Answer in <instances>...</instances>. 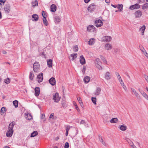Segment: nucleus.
Returning <instances> with one entry per match:
<instances>
[{
    "instance_id": "a211bd4d",
    "label": "nucleus",
    "mask_w": 148,
    "mask_h": 148,
    "mask_svg": "<svg viewBox=\"0 0 148 148\" xmlns=\"http://www.w3.org/2000/svg\"><path fill=\"white\" fill-rule=\"evenodd\" d=\"M13 130H9L7 132L6 135L7 137H10L12 135Z\"/></svg>"
},
{
    "instance_id": "b1692460",
    "label": "nucleus",
    "mask_w": 148,
    "mask_h": 148,
    "mask_svg": "<svg viewBox=\"0 0 148 148\" xmlns=\"http://www.w3.org/2000/svg\"><path fill=\"white\" fill-rule=\"evenodd\" d=\"M61 21V19L59 16H56L54 17V21L56 23H58Z\"/></svg>"
},
{
    "instance_id": "052dcab7",
    "label": "nucleus",
    "mask_w": 148,
    "mask_h": 148,
    "mask_svg": "<svg viewBox=\"0 0 148 148\" xmlns=\"http://www.w3.org/2000/svg\"><path fill=\"white\" fill-rule=\"evenodd\" d=\"M119 82H120V83L121 84V85L122 86H123V85H124V82H123L122 80H121L120 81H119Z\"/></svg>"
},
{
    "instance_id": "cd10ccee",
    "label": "nucleus",
    "mask_w": 148,
    "mask_h": 148,
    "mask_svg": "<svg viewBox=\"0 0 148 148\" xmlns=\"http://www.w3.org/2000/svg\"><path fill=\"white\" fill-rule=\"evenodd\" d=\"M94 40L95 39L93 38L90 39L88 42V44L90 45H92L94 44L95 43Z\"/></svg>"
},
{
    "instance_id": "f704fd0d",
    "label": "nucleus",
    "mask_w": 148,
    "mask_h": 148,
    "mask_svg": "<svg viewBox=\"0 0 148 148\" xmlns=\"http://www.w3.org/2000/svg\"><path fill=\"white\" fill-rule=\"evenodd\" d=\"M148 6V3H146L144 4L143 5H142V8L143 9L145 10V9L147 8Z\"/></svg>"
},
{
    "instance_id": "a878e982",
    "label": "nucleus",
    "mask_w": 148,
    "mask_h": 148,
    "mask_svg": "<svg viewBox=\"0 0 148 148\" xmlns=\"http://www.w3.org/2000/svg\"><path fill=\"white\" fill-rule=\"evenodd\" d=\"M15 125L14 122H12L10 123L8 129L9 130H13V128L14 127V126Z\"/></svg>"
},
{
    "instance_id": "0e129e2a",
    "label": "nucleus",
    "mask_w": 148,
    "mask_h": 148,
    "mask_svg": "<svg viewBox=\"0 0 148 148\" xmlns=\"http://www.w3.org/2000/svg\"><path fill=\"white\" fill-rule=\"evenodd\" d=\"M84 2L86 3H88L90 0H84Z\"/></svg>"
},
{
    "instance_id": "393cba45",
    "label": "nucleus",
    "mask_w": 148,
    "mask_h": 148,
    "mask_svg": "<svg viewBox=\"0 0 148 148\" xmlns=\"http://www.w3.org/2000/svg\"><path fill=\"white\" fill-rule=\"evenodd\" d=\"M90 79V77L88 76H86L84 78V81L85 83H87L89 82Z\"/></svg>"
},
{
    "instance_id": "412c9836",
    "label": "nucleus",
    "mask_w": 148,
    "mask_h": 148,
    "mask_svg": "<svg viewBox=\"0 0 148 148\" xmlns=\"http://www.w3.org/2000/svg\"><path fill=\"white\" fill-rule=\"evenodd\" d=\"M140 92L144 97L146 99L148 100V95L143 90L140 91Z\"/></svg>"
},
{
    "instance_id": "c85d7f7f",
    "label": "nucleus",
    "mask_w": 148,
    "mask_h": 148,
    "mask_svg": "<svg viewBox=\"0 0 148 148\" xmlns=\"http://www.w3.org/2000/svg\"><path fill=\"white\" fill-rule=\"evenodd\" d=\"M118 120L116 118H112L110 121L111 123H116L118 122Z\"/></svg>"
},
{
    "instance_id": "0eeeda50",
    "label": "nucleus",
    "mask_w": 148,
    "mask_h": 148,
    "mask_svg": "<svg viewBox=\"0 0 148 148\" xmlns=\"http://www.w3.org/2000/svg\"><path fill=\"white\" fill-rule=\"evenodd\" d=\"M134 15L136 18H139L142 15V12L140 10H138L134 13Z\"/></svg>"
},
{
    "instance_id": "4be33fe9",
    "label": "nucleus",
    "mask_w": 148,
    "mask_h": 148,
    "mask_svg": "<svg viewBox=\"0 0 148 148\" xmlns=\"http://www.w3.org/2000/svg\"><path fill=\"white\" fill-rule=\"evenodd\" d=\"M112 48V46L111 44L109 43L106 44L105 45V49H106L109 50Z\"/></svg>"
},
{
    "instance_id": "774afa93",
    "label": "nucleus",
    "mask_w": 148,
    "mask_h": 148,
    "mask_svg": "<svg viewBox=\"0 0 148 148\" xmlns=\"http://www.w3.org/2000/svg\"><path fill=\"white\" fill-rule=\"evenodd\" d=\"M53 115H54V114L53 113H51L50 114V116L49 117V118H52V117H53Z\"/></svg>"
},
{
    "instance_id": "1a4fd4ad",
    "label": "nucleus",
    "mask_w": 148,
    "mask_h": 148,
    "mask_svg": "<svg viewBox=\"0 0 148 148\" xmlns=\"http://www.w3.org/2000/svg\"><path fill=\"white\" fill-rule=\"evenodd\" d=\"M140 5H139L138 3H136L134 5H131L130 7V8L131 10H133L134 9H138L140 8Z\"/></svg>"
},
{
    "instance_id": "f8f14e48",
    "label": "nucleus",
    "mask_w": 148,
    "mask_h": 148,
    "mask_svg": "<svg viewBox=\"0 0 148 148\" xmlns=\"http://www.w3.org/2000/svg\"><path fill=\"white\" fill-rule=\"evenodd\" d=\"M43 74L41 73L38 75L37 79L38 82L40 83L42 81L43 79Z\"/></svg>"
},
{
    "instance_id": "6ab92c4d",
    "label": "nucleus",
    "mask_w": 148,
    "mask_h": 148,
    "mask_svg": "<svg viewBox=\"0 0 148 148\" xmlns=\"http://www.w3.org/2000/svg\"><path fill=\"white\" fill-rule=\"evenodd\" d=\"M38 18V16L37 14H33L32 17V19L34 21H37Z\"/></svg>"
},
{
    "instance_id": "39448f33",
    "label": "nucleus",
    "mask_w": 148,
    "mask_h": 148,
    "mask_svg": "<svg viewBox=\"0 0 148 148\" xmlns=\"http://www.w3.org/2000/svg\"><path fill=\"white\" fill-rule=\"evenodd\" d=\"M103 25V22L100 19H97L95 21V25L97 27H101Z\"/></svg>"
},
{
    "instance_id": "37998d69",
    "label": "nucleus",
    "mask_w": 148,
    "mask_h": 148,
    "mask_svg": "<svg viewBox=\"0 0 148 148\" xmlns=\"http://www.w3.org/2000/svg\"><path fill=\"white\" fill-rule=\"evenodd\" d=\"M78 48L77 45H75L73 47V50L74 52H77L78 51Z\"/></svg>"
},
{
    "instance_id": "423d86ee",
    "label": "nucleus",
    "mask_w": 148,
    "mask_h": 148,
    "mask_svg": "<svg viewBox=\"0 0 148 148\" xmlns=\"http://www.w3.org/2000/svg\"><path fill=\"white\" fill-rule=\"evenodd\" d=\"M102 39L103 41L108 42L111 40L112 37L110 36H105L103 37Z\"/></svg>"
},
{
    "instance_id": "ea45409f",
    "label": "nucleus",
    "mask_w": 148,
    "mask_h": 148,
    "mask_svg": "<svg viewBox=\"0 0 148 148\" xmlns=\"http://www.w3.org/2000/svg\"><path fill=\"white\" fill-rule=\"evenodd\" d=\"M43 22L44 24L45 25L47 26L48 25V22L46 18L44 17V18H43Z\"/></svg>"
},
{
    "instance_id": "58836bf2",
    "label": "nucleus",
    "mask_w": 148,
    "mask_h": 148,
    "mask_svg": "<svg viewBox=\"0 0 148 148\" xmlns=\"http://www.w3.org/2000/svg\"><path fill=\"white\" fill-rule=\"evenodd\" d=\"M126 140L131 146H133L132 145L134 144L128 138H126Z\"/></svg>"
},
{
    "instance_id": "a18cd8bd",
    "label": "nucleus",
    "mask_w": 148,
    "mask_h": 148,
    "mask_svg": "<svg viewBox=\"0 0 148 148\" xmlns=\"http://www.w3.org/2000/svg\"><path fill=\"white\" fill-rule=\"evenodd\" d=\"M91 100L92 102L95 104H96V97H92Z\"/></svg>"
},
{
    "instance_id": "ddd939ff",
    "label": "nucleus",
    "mask_w": 148,
    "mask_h": 148,
    "mask_svg": "<svg viewBox=\"0 0 148 148\" xmlns=\"http://www.w3.org/2000/svg\"><path fill=\"white\" fill-rule=\"evenodd\" d=\"M77 56V53H73L70 55L69 56V59L70 60L73 61L76 58Z\"/></svg>"
},
{
    "instance_id": "79ce46f5",
    "label": "nucleus",
    "mask_w": 148,
    "mask_h": 148,
    "mask_svg": "<svg viewBox=\"0 0 148 148\" xmlns=\"http://www.w3.org/2000/svg\"><path fill=\"white\" fill-rule=\"evenodd\" d=\"M34 74L32 72H30L29 75V78L31 80L33 79Z\"/></svg>"
},
{
    "instance_id": "bb28decb",
    "label": "nucleus",
    "mask_w": 148,
    "mask_h": 148,
    "mask_svg": "<svg viewBox=\"0 0 148 148\" xmlns=\"http://www.w3.org/2000/svg\"><path fill=\"white\" fill-rule=\"evenodd\" d=\"M145 29V25H144L142 26L139 29V31L142 32V35H144V33Z\"/></svg>"
},
{
    "instance_id": "5701e85b",
    "label": "nucleus",
    "mask_w": 148,
    "mask_h": 148,
    "mask_svg": "<svg viewBox=\"0 0 148 148\" xmlns=\"http://www.w3.org/2000/svg\"><path fill=\"white\" fill-rule=\"evenodd\" d=\"M119 128L122 131H125L127 129V126L125 125H121Z\"/></svg>"
},
{
    "instance_id": "7ed1b4c3",
    "label": "nucleus",
    "mask_w": 148,
    "mask_h": 148,
    "mask_svg": "<svg viewBox=\"0 0 148 148\" xmlns=\"http://www.w3.org/2000/svg\"><path fill=\"white\" fill-rule=\"evenodd\" d=\"M96 5L94 3L90 4L88 8V11L90 12H93L96 9Z\"/></svg>"
},
{
    "instance_id": "3c124183",
    "label": "nucleus",
    "mask_w": 148,
    "mask_h": 148,
    "mask_svg": "<svg viewBox=\"0 0 148 148\" xmlns=\"http://www.w3.org/2000/svg\"><path fill=\"white\" fill-rule=\"evenodd\" d=\"M42 14L43 18H44V17H45V18H46V13L44 11H42Z\"/></svg>"
},
{
    "instance_id": "6e6552de",
    "label": "nucleus",
    "mask_w": 148,
    "mask_h": 148,
    "mask_svg": "<svg viewBox=\"0 0 148 148\" xmlns=\"http://www.w3.org/2000/svg\"><path fill=\"white\" fill-rule=\"evenodd\" d=\"M10 5L7 4L5 5L4 8V10L6 13H8L10 11Z\"/></svg>"
},
{
    "instance_id": "09e8293b",
    "label": "nucleus",
    "mask_w": 148,
    "mask_h": 148,
    "mask_svg": "<svg viewBox=\"0 0 148 148\" xmlns=\"http://www.w3.org/2000/svg\"><path fill=\"white\" fill-rule=\"evenodd\" d=\"M100 58L105 63H107V61L105 59V58L102 56H101Z\"/></svg>"
},
{
    "instance_id": "aec40b11",
    "label": "nucleus",
    "mask_w": 148,
    "mask_h": 148,
    "mask_svg": "<svg viewBox=\"0 0 148 148\" xmlns=\"http://www.w3.org/2000/svg\"><path fill=\"white\" fill-rule=\"evenodd\" d=\"M101 89L100 88H97L94 92V94L96 95H99L100 94V92L101 91Z\"/></svg>"
},
{
    "instance_id": "72a5a7b5",
    "label": "nucleus",
    "mask_w": 148,
    "mask_h": 148,
    "mask_svg": "<svg viewBox=\"0 0 148 148\" xmlns=\"http://www.w3.org/2000/svg\"><path fill=\"white\" fill-rule=\"evenodd\" d=\"M32 6L33 7H34L38 5V2L37 0H35L34 1L32 2Z\"/></svg>"
},
{
    "instance_id": "13d9d810",
    "label": "nucleus",
    "mask_w": 148,
    "mask_h": 148,
    "mask_svg": "<svg viewBox=\"0 0 148 148\" xmlns=\"http://www.w3.org/2000/svg\"><path fill=\"white\" fill-rule=\"evenodd\" d=\"M131 90L134 93V94L137 92L134 88H131Z\"/></svg>"
},
{
    "instance_id": "c03bdc74",
    "label": "nucleus",
    "mask_w": 148,
    "mask_h": 148,
    "mask_svg": "<svg viewBox=\"0 0 148 148\" xmlns=\"http://www.w3.org/2000/svg\"><path fill=\"white\" fill-rule=\"evenodd\" d=\"M134 95L138 99H141V97L137 92H136L135 93Z\"/></svg>"
},
{
    "instance_id": "69168bd1",
    "label": "nucleus",
    "mask_w": 148,
    "mask_h": 148,
    "mask_svg": "<svg viewBox=\"0 0 148 148\" xmlns=\"http://www.w3.org/2000/svg\"><path fill=\"white\" fill-rule=\"evenodd\" d=\"M6 0H0V2H1V3H3V4H4V3L5 2Z\"/></svg>"
},
{
    "instance_id": "c756f323",
    "label": "nucleus",
    "mask_w": 148,
    "mask_h": 148,
    "mask_svg": "<svg viewBox=\"0 0 148 148\" xmlns=\"http://www.w3.org/2000/svg\"><path fill=\"white\" fill-rule=\"evenodd\" d=\"M47 65L49 68L51 67L52 65V60L51 59H49L47 60Z\"/></svg>"
},
{
    "instance_id": "4d7b16f0",
    "label": "nucleus",
    "mask_w": 148,
    "mask_h": 148,
    "mask_svg": "<svg viewBox=\"0 0 148 148\" xmlns=\"http://www.w3.org/2000/svg\"><path fill=\"white\" fill-rule=\"evenodd\" d=\"M86 69V67L85 66H84L82 70V72L83 73H85V71Z\"/></svg>"
},
{
    "instance_id": "864d4df0",
    "label": "nucleus",
    "mask_w": 148,
    "mask_h": 148,
    "mask_svg": "<svg viewBox=\"0 0 148 148\" xmlns=\"http://www.w3.org/2000/svg\"><path fill=\"white\" fill-rule=\"evenodd\" d=\"M86 123L85 122L84 120H82L80 122V124H84L85 125H86Z\"/></svg>"
},
{
    "instance_id": "e433bc0d",
    "label": "nucleus",
    "mask_w": 148,
    "mask_h": 148,
    "mask_svg": "<svg viewBox=\"0 0 148 148\" xmlns=\"http://www.w3.org/2000/svg\"><path fill=\"white\" fill-rule=\"evenodd\" d=\"M13 103L15 108L18 107V101L17 100H14L13 102Z\"/></svg>"
},
{
    "instance_id": "6e6d98bb",
    "label": "nucleus",
    "mask_w": 148,
    "mask_h": 148,
    "mask_svg": "<svg viewBox=\"0 0 148 148\" xmlns=\"http://www.w3.org/2000/svg\"><path fill=\"white\" fill-rule=\"evenodd\" d=\"M123 88L124 89L125 91H127V89L125 85L124 84L122 86Z\"/></svg>"
},
{
    "instance_id": "f03ea898",
    "label": "nucleus",
    "mask_w": 148,
    "mask_h": 148,
    "mask_svg": "<svg viewBox=\"0 0 148 148\" xmlns=\"http://www.w3.org/2000/svg\"><path fill=\"white\" fill-rule=\"evenodd\" d=\"M95 64L97 68L99 70H102V67L101 66V62L99 58L96 59L95 61Z\"/></svg>"
},
{
    "instance_id": "473e14b6",
    "label": "nucleus",
    "mask_w": 148,
    "mask_h": 148,
    "mask_svg": "<svg viewBox=\"0 0 148 148\" xmlns=\"http://www.w3.org/2000/svg\"><path fill=\"white\" fill-rule=\"evenodd\" d=\"M38 134V133L37 132L35 131L31 133L30 137H34L36 136Z\"/></svg>"
},
{
    "instance_id": "9b49d317",
    "label": "nucleus",
    "mask_w": 148,
    "mask_h": 148,
    "mask_svg": "<svg viewBox=\"0 0 148 148\" xmlns=\"http://www.w3.org/2000/svg\"><path fill=\"white\" fill-rule=\"evenodd\" d=\"M111 77L110 73L109 72H107L105 74V78L108 80L110 79Z\"/></svg>"
},
{
    "instance_id": "a19ab883",
    "label": "nucleus",
    "mask_w": 148,
    "mask_h": 148,
    "mask_svg": "<svg viewBox=\"0 0 148 148\" xmlns=\"http://www.w3.org/2000/svg\"><path fill=\"white\" fill-rule=\"evenodd\" d=\"M61 104L63 108H65L66 107V104L65 101H62Z\"/></svg>"
},
{
    "instance_id": "c9c22d12",
    "label": "nucleus",
    "mask_w": 148,
    "mask_h": 148,
    "mask_svg": "<svg viewBox=\"0 0 148 148\" xmlns=\"http://www.w3.org/2000/svg\"><path fill=\"white\" fill-rule=\"evenodd\" d=\"M70 126H67V127L66 128V136H67L68 135V132L69 130L70 129Z\"/></svg>"
},
{
    "instance_id": "f3484780",
    "label": "nucleus",
    "mask_w": 148,
    "mask_h": 148,
    "mask_svg": "<svg viewBox=\"0 0 148 148\" xmlns=\"http://www.w3.org/2000/svg\"><path fill=\"white\" fill-rule=\"evenodd\" d=\"M79 59L80 63L82 64H85V60L83 55H81L80 56Z\"/></svg>"
},
{
    "instance_id": "20e7f679",
    "label": "nucleus",
    "mask_w": 148,
    "mask_h": 148,
    "mask_svg": "<svg viewBox=\"0 0 148 148\" xmlns=\"http://www.w3.org/2000/svg\"><path fill=\"white\" fill-rule=\"evenodd\" d=\"M60 98L61 97H59L58 93V92H56L53 96V99L56 102H58Z\"/></svg>"
},
{
    "instance_id": "4468645a",
    "label": "nucleus",
    "mask_w": 148,
    "mask_h": 148,
    "mask_svg": "<svg viewBox=\"0 0 148 148\" xmlns=\"http://www.w3.org/2000/svg\"><path fill=\"white\" fill-rule=\"evenodd\" d=\"M49 83L52 86H54L56 84L55 79L53 77H51L49 80Z\"/></svg>"
},
{
    "instance_id": "e2e57ef3",
    "label": "nucleus",
    "mask_w": 148,
    "mask_h": 148,
    "mask_svg": "<svg viewBox=\"0 0 148 148\" xmlns=\"http://www.w3.org/2000/svg\"><path fill=\"white\" fill-rule=\"evenodd\" d=\"M145 0H138L139 3H143V1H145Z\"/></svg>"
},
{
    "instance_id": "338daca9",
    "label": "nucleus",
    "mask_w": 148,
    "mask_h": 148,
    "mask_svg": "<svg viewBox=\"0 0 148 148\" xmlns=\"http://www.w3.org/2000/svg\"><path fill=\"white\" fill-rule=\"evenodd\" d=\"M105 2L107 3H109L110 2V0H105Z\"/></svg>"
},
{
    "instance_id": "dca6fc26",
    "label": "nucleus",
    "mask_w": 148,
    "mask_h": 148,
    "mask_svg": "<svg viewBox=\"0 0 148 148\" xmlns=\"http://www.w3.org/2000/svg\"><path fill=\"white\" fill-rule=\"evenodd\" d=\"M51 11L53 12H55L56 10L57 7L54 4H52L50 7Z\"/></svg>"
},
{
    "instance_id": "2eb2a0df",
    "label": "nucleus",
    "mask_w": 148,
    "mask_h": 148,
    "mask_svg": "<svg viewBox=\"0 0 148 148\" xmlns=\"http://www.w3.org/2000/svg\"><path fill=\"white\" fill-rule=\"evenodd\" d=\"M35 95L38 97L39 96L40 93V89L38 87H36L35 88Z\"/></svg>"
},
{
    "instance_id": "4c0bfd02",
    "label": "nucleus",
    "mask_w": 148,
    "mask_h": 148,
    "mask_svg": "<svg viewBox=\"0 0 148 148\" xmlns=\"http://www.w3.org/2000/svg\"><path fill=\"white\" fill-rule=\"evenodd\" d=\"M123 5L122 4H119L117 6V8L120 11H121L123 10Z\"/></svg>"
},
{
    "instance_id": "680f3d73",
    "label": "nucleus",
    "mask_w": 148,
    "mask_h": 148,
    "mask_svg": "<svg viewBox=\"0 0 148 148\" xmlns=\"http://www.w3.org/2000/svg\"><path fill=\"white\" fill-rule=\"evenodd\" d=\"M143 53L147 57H148V54L147 53L146 51H145Z\"/></svg>"
},
{
    "instance_id": "f257e3e1",
    "label": "nucleus",
    "mask_w": 148,
    "mask_h": 148,
    "mask_svg": "<svg viewBox=\"0 0 148 148\" xmlns=\"http://www.w3.org/2000/svg\"><path fill=\"white\" fill-rule=\"evenodd\" d=\"M33 70L35 72L40 71V66L38 62H35L33 65Z\"/></svg>"
},
{
    "instance_id": "9d476101",
    "label": "nucleus",
    "mask_w": 148,
    "mask_h": 148,
    "mask_svg": "<svg viewBox=\"0 0 148 148\" xmlns=\"http://www.w3.org/2000/svg\"><path fill=\"white\" fill-rule=\"evenodd\" d=\"M95 27L93 25H89L87 28V30L91 32H94L95 30Z\"/></svg>"
},
{
    "instance_id": "2f4dec72",
    "label": "nucleus",
    "mask_w": 148,
    "mask_h": 148,
    "mask_svg": "<svg viewBox=\"0 0 148 148\" xmlns=\"http://www.w3.org/2000/svg\"><path fill=\"white\" fill-rule=\"evenodd\" d=\"M25 117L26 119L27 120H30L32 118V116L29 114H26Z\"/></svg>"
},
{
    "instance_id": "de8ad7c7",
    "label": "nucleus",
    "mask_w": 148,
    "mask_h": 148,
    "mask_svg": "<svg viewBox=\"0 0 148 148\" xmlns=\"http://www.w3.org/2000/svg\"><path fill=\"white\" fill-rule=\"evenodd\" d=\"M6 108L5 107H3L1 110V112L3 113H4L5 112Z\"/></svg>"
},
{
    "instance_id": "7c9ffc66",
    "label": "nucleus",
    "mask_w": 148,
    "mask_h": 148,
    "mask_svg": "<svg viewBox=\"0 0 148 148\" xmlns=\"http://www.w3.org/2000/svg\"><path fill=\"white\" fill-rule=\"evenodd\" d=\"M77 99L81 106L82 107H83V104L82 100L81 99V98L80 97H77Z\"/></svg>"
},
{
    "instance_id": "5fc2aeb1",
    "label": "nucleus",
    "mask_w": 148,
    "mask_h": 148,
    "mask_svg": "<svg viewBox=\"0 0 148 148\" xmlns=\"http://www.w3.org/2000/svg\"><path fill=\"white\" fill-rule=\"evenodd\" d=\"M100 141L102 143V144L104 145H106V144H105V142L103 141V139L102 138H101L100 139Z\"/></svg>"
},
{
    "instance_id": "603ef678",
    "label": "nucleus",
    "mask_w": 148,
    "mask_h": 148,
    "mask_svg": "<svg viewBox=\"0 0 148 148\" xmlns=\"http://www.w3.org/2000/svg\"><path fill=\"white\" fill-rule=\"evenodd\" d=\"M69 143L68 142H66L65 144L64 148H69Z\"/></svg>"
},
{
    "instance_id": "bf43d9fd",
    "label": "nucleus",
    "mask_w": 148,
    "mask_h": 148,
    "mask_svg": "<svg viewBox=\"0 0 148 148\" xmlns=\"http://www.w3.org/2000/svg\"><path fill=\"white\" fill-rule=\"evenodd\" d=\"M144 77L146 81L148 80V76L146 74L144 75Z\"/></svg>"
},
{
    "instance_id": "8fccbe9b",
    "label": "nucleus",
    "mask_w": 148,
    "mask_h": 148,
    "mask_svg": "<svg viewBox=\"0 0 148 148\" xmlns=\"http://www.w3.org/2000/svg\"><path fill=\"white\" fill-rule=\"evenodd\" d=\"M4 82L6 84H9L10 82V79L7 78L5 80Z\"/></svg>"
},
{
    "instance_id": "49530a36",
    "label": "nucleus",
    "mask_w": 148,
    "mask_h": 148,
    "mask_svg": "<svg viewBox=\"0 0 148 148\" xmlns=\"http://www.w3.org/2000/svg\"><path fill=\"white\" fill-rule=\"evenodd\" d=\"M139 48L140 50L142 51V52L144 53L145 51V49H144V47L142 46H139Z\"/></svg>"
}]
</instances>
